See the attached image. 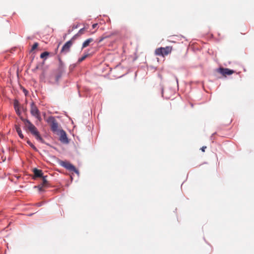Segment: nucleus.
Segmentation results:
<instances>
[{"label": "nucleus", "instance_id": "f257e3e1", "mask_svg": "<svg viewBox=\"0 0 254 254\" xmlns=\"http://www.w3.org/2000/svg\"><path fill=\"white\" fill-rule=\"evenodd\" d=\"M20 119L24 123L25 126L30 131L31 133L35 136L37 140L40 141H42L43 140L36 127L30 122L29 120L25 119L23 117H20Z\"/></svg>", "mask_w": 254, "mask_h": 254}, {"label": "nucleus", "instance_id": "f03ea898", "mask_svg": "<svg viewBox=\"0 0 254 254\" xmlns=\"http://www.w3.org/2000/svg\"><path fill=\"white\" fill-rule=\"evenodd\" d=\"M172 51V47L167 46L165 48L160 47L155 51V54L157 56L164 57L170 54Z\"/></svg>", "mask_w": 254, "mask_h": 254}, {"label": "nucleus", "instance_id": "7ed1b4c3", "mask_svg": "<svg viewBox=\"0 0 254 254\" xmlns=\"http://www.w3.org/2000/svg\"><path fill=\"white\" fill-rule=\"evenodd\" d=\"M30 113L40 122L42 120L40 112L35 104L32 102L30 104Z\"/></svg>", "mask_w": 254, "mask_h": 254}, {"label": "nucleus", "instance_id": "20e7f679", "mask_svg": "<svg viewBox=\"0 0 254 254\" xmlns=\"http://www.w3.org/2000/svg\"><path fill=\"white\" fill-rule=\"evenodd\" d=\"M47 122L50 125L52 131L56 132L58 130L59 124L54 117H49L47 119Z\"/></svg>", "mask_w": 254, "mask_h": 254}, {"label": "nucleus", "instance_id": "39448f33", "mask_svg": "<svg viewBox=\"0 0 254 254\" xmlns=\"http://www.w3.org/2000/svg\"><path fill=\"white\" fill-rule=\"evenodd\" d=\"M50 186L49 181L47 179V176H43L42 177V183L38 186L35 187L37 188L39 191H44V189Z\"/></svg>", "mask_w": 254, "mask_h": 254}, {"label": "nucleus", "instance_id": "423d86ee", "mask_svg": "<svg viewBox=\"0 0 254 254\" xmlns=\"http://www.w3.org/2000/svg\"><path fill=\"white\" fill-rule=\"evenodd\" d=\"M61 165L66 169L70 171H73L76 174H79L78 170L71 163L66 161H63L61 163Z\"/></svg>", "mask_w": 254, "mask_h": 254}, {"label": "nucleus", "instance_id": "0eeeda50", "mask_svg": "<svg viewBox=\"0 0 254 254\" xmlns=\"http://www.w3.org/2000/svg\"><path fill=\"white\" fill-rule=\"evenodd\" d=\"M218 72L222 74L223 76L230 75L235 72L233 70L227 68L220 67L217 69Z\"/></svg>", "mask_w": 254, "mask_h": 254}, {"label": "nucleus", "instance_id": "6e6552de", "mask_svg": "<svg viewBox=\"0 0 254 254\" xmlns=\"http://www.w3.org/2000/svg\"><path fill=\"white\" fill-rule=\"evenodd\" d=\"M72 43L71 40L67 41L63 47L61 53H66L69 51L70 48L71 46Z\"/></svg>", "mask_w": 254, "mask_h": 254}, {"label": "nucleus", "instance_id": "1a4fd4ad", "mask_svg": "<svg viewBox=\"0 0 254 254\" xmlns=\"http://www.w3.org/2000/svg\"><path fill=\"white\" fill-rule=\"evenodd\" d=\"M60 140L62 142L64 143H67L68 142L66 133L63 130L60 132Z\"/></svg>", "mask_w": 254, "mask_h": 254}, {"label": "nucleus", "instance_id": "9d476101", "mask_svg": "<svg viewBox=\"0 0 254 254\" xmlns=\"http://www.w3.org/2000/svg\"><path fill=\"white\" fill-rule=\"evenodd\" d=\"M33 173L34 174V176L35 177L42 178L43 176L42 171L41 170H39L36 168H34L33 169Z\"/></svg>", "mask_w": 254, "mask_h": 254}, {"label": "nucleus", "instance_id": "9b49d317", "mask_svg": "<svg viewBox=\"0 0 254 254\" xmlns=\"http://www.w3.org/2000/svg\"><path fill=\"white\" fill-rule=\"evenodd\" d=\"M61 77V74L56 75L55 76L51 77V81H50L52 83H58L59 82V80L60 79Z\"/></svg>", "mask_w": 254, "mask_h": 254}, {"label": "nucleus", "instance_id": "f8f14e48", "mask_svg": "<svg viewBox=\"0 0 254 254\" xmlns=\"http://www.w3.org/2000/svg\"><path fill=\"white\" fill-rule=\"evenodd\" d=\"M15 129L16 130V132H17L19 136L21 138H24V135L22 134V130L20 127V126L19 125H15Z\"/></svg>", "mask_w": 254, "mask_h": 254}, {"label": "nucleus", "instance_id": "ddd939ff", "mask_svg": "<svg viewBox=\"0 0 254 254\" xmlns=\"http://www.w3.org/2000/svg\"><path fill=\"white\" fill-rule=\"evenodd\" d=\"M93 41V39L92 38H89V39H87L83 42V43L82 44V48L83 49V48L87 47L89 45L90 43Z\"/></svg>", "mask_w": 254, "mask_h": 254}, {"label": "nucleus", "instance_id": "4468645a", "mask_svg": "<svg viewBox=\"0 0 254 254\" xmlns=\"http://www.w3.org/2000/svg\"><path fill=\"white\" fill-rule=\"evenodd\" d=\"M14 108L15 110L19 108V103L17 100H15L14 101Z\"/></svg>", "mask_w": 254, "mask_h": 254}, {"label": "nucleus", "instance_id": "2eb2a0df", "mask_svg": "<svg viewBox=\"0 0 254 254\" xmlns=\"http://www.w3.org/2000/svg\"><path fill=\"white\" fill-rule=\"evenodd\" d=\"M89 56V54H86L82 56L80 59L78 60V62L80 63L83 61L85 59Z\"/></svg>", "mask_w": 254, "mask_h": 254}, {"label": "nucleus", "instance_id": "dca6fc26", "mask_svg": "<svg viewBox=\"0 0 254 254\" xmlns=\"http://www.w3.org/2000/svg\"><path fill=\"white\" fill-rule=\"evenodd\" d=\"M49 55V53L48 52H43L41 54L40 58L42 59L44 58L45 57H46L47 56H48Z\"/></svg>", "mask_w": 254, "mask_h": 254}, {"label": "nucleus", "instance_id": "f3484780", "mask_svg": "<svg viewBox=\"0 0 254 254\" xmlns=\"http://www.w3.org/2000/svg\"><path fill=\"white\" fill-rule=\"evenodd\" d=\"M39 44L38 43H35L32 47L31 52H33L34 50H35L38 46Z\"/></svg>", "mask_w": 254, "mask_h": 254}, {"label": "nucleus", "instance_id": "a211bd4d", "mask_svg": "<svg viewBox=\"0 0 254 254\" xmlns=\"http://www.w3.org/2000/svg\"><path fill=\"white\" fill-rule=\"evenodd\" d=\"M85 28H81V29L79 30V31H78V33H77V35H78L79 36L83 34L84 32H85Z\"/></svg>", "mask_w": 254, "mask_h": 254}, {"label": "nucleus", "instance_id": "6ab92c4d", "mask_svg": "<svg viewBox=\"0 0 254 254\" xmlns=\"http://www.w3.org/2000/svg\"><path fill=\"white\" fill-rule=\"evenodd\" d=\"M27 143L35 150H37L36 147L30 141H27Z\"/></svg>", "mask_w": 254, "mask_h": 254}, {"label": "nucleus", "instance_id": "aec40b11", "mask_svg": "<svg viewBox=\"0 0 254 254\" xmlns=\"http://www.w3.org/2000/svg\"><path fill=\"white\" fill-rule=\"evenodd\" d=\"M15 110V112L17 114V115L20 118V117H22L21 116V112L20 111V110H19V108L18 109H17Z\"/></svg>", "mask_w": 254, "mask_h": 254}, {"label": "nucleus", "instance_id": "412c9836", "mask_svg": "<svg viewBox=\"0 0 254 254\" xmlns=\"http://www.w3.org/2000/svg\"><path fill=\"white\" fill-rule=\"evenodd\" d=\"M206 148V146H203L201 148V150L202 152H204L205 151V149Z\"/></svg>", "mask_w": 254, "mask_h": 254}, {"label": "nucleus", "instance_id": "4be33fe9", "mask_svg": "<svg viewBox=\"0 0 254 254\" xmlns=\"http://www.w3.org/2000/svg\"><path fill=\"white\" fill-rule=\"evenodd\" d=\"M97 25H98V24H97V23L93 24L92 25V28H93V29H94V28H95L97 27Z\"/></svg>", "mask_w": 254, "mask_h": 254}, {"label": "nucleus", "instance_id": "5701e85b", "mask_svg": "<svg viewBox=\"0 0 254 254\" xmlns=\"http://www.w3.org/2000/svg\"><path fill=\"white\" fill-rule=\"evenodd\" d=\"M104 39V37L101 38V39L99 40V42H101Z\"/></svg>", "mask_w": 254, "mask_h": 254}]
</instances>
